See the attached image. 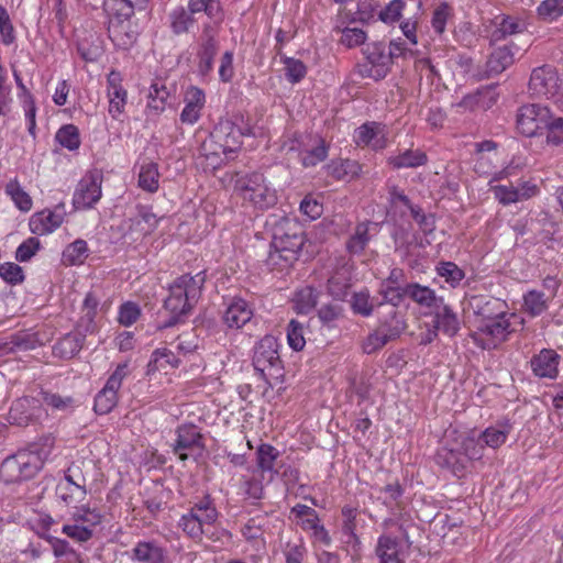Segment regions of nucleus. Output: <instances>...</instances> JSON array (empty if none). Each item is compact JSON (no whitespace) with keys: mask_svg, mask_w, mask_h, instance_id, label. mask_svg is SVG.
I'll return each instance as SVG.
<instances>
[{"mask_svg":"<svg viewBox=\"0 0 563 563\" xmlns=\"http://www.w3.org/2000/svg\"><path fill=\"white\" fill-rule=\"evenodd\" d=\"M538 14L544 21H554L563 15V0H544L538 7Z\"/></svg>","mask_w":563,"mask_h":563,"instance_id":"61","label":"nucleus"},{"mask_svg":"<svg viewBox=\"0 0 563 563\" xmlns=\"http://www.w3.org/2000/svg\"><path fill=\"white\" fill-rule=\"evenodd\" d=\"M484 444L472 437H462L441 446L434 456L437 465L450 471L457 478L466 475L473 461L483 456Z\"/></svg>","mask_w":563,"mask_h":563,"instance_id":"1","label":"nucleus"},{"mask_svg":"<svg viewBox=\"0 0 563 563\" xmlns=\"http://www.w3.org/2000/svg\"><path fill=\"white\" fill-rule=\"evenodd\" d=\"M205 282V273L200 272L195 276L189 274L181 275L174 280L173 285L179 287L180 292L187 298V300L196 305L201 296V289Z\"/></svg>","mask_w":563,"mask_h":563,"instance_id":"27","label":"nucleus"},{"mask_svg":"<svg viewBox=\"0 0 563 563\" xmlns=\"http://www.w3.org/2000/svg\"><path fill=\"white\" fill-rule=\"evenodd\" d=\"M207 522H203L198 516L194 514H184L179 520V528L186 533L189 538L195 541H201L203 534V526Z\"/></svg>","mask_w":563,"mask_h":563,"instance_id":"45","label":"nucleus"},{"mask_svg":"<svg viewBox=\"0 0 563 563\" xmlns=\"http://www.w3.org/2000/svg\"><path fill=\"white\" fill-rule=\"evenodd\" d=\"M44 460L38 452L20 450L7 456L0 465V478L4 484L30 481L43 468Z\"/></svg>","mask_w":563,"mask_h":563,"instance_id":"3","label":"nucleus"},{"mask_svg":"<svg viewBox=\"0 0 563 563\" xmlns=\"http://www.w3.org/2000/svg\"><path fill=\"white\" fill-rule=\"evenodd\" d=\"M271 231V247L287 249L299 255L305 244V231L297 221L287 217L274 218Z\"/></svg>","mask_w":563,"mask_h":563,"instance_id":"7","label":"nucleus"},{"mask_svg":"<svg viewBox=\"0 0 563 563\" xmlns=\"http://www.w3.org/2000/svg\"><path fill=\"white\" fill-rule=\"evenodd\" d=\"M377 223L364 221L356 224L354 232L345 243L346 251L352 255H360L364 252L372 240L371 228H376Z\"/></svg>","mask_w":563,"mask_h":563,"instance_id":"26","label":"nucleus"},{"mask_svg":"<svg viewBox=\"0 0 563 563\" xmlns=\"http://www.w3.org/2000/svg\"><path fill=\"white\" fill-rule=\"evenodd\" d=\"M86 495V486H73L68 483H58L56 486V496L65 506L81 503Z\"/></svg>","mask_w":563,"mask_h":563,"instance_id":"41","label":"nucleus"},{"mask_svg":"<svg viewBox=\"0 0 563 563\" xmlns=\"http://www.w3.org/2000/svg\"><path fill=\"white\" fill-rule=\"evenodd\" d=\"M283 63L285 64V76L289 82L297 84L305 78L307 67L300 59L286 56L283 58Z\"/></svg>","mask_w":563,"mask_h":563,"instance_id":"55","label":"nucleus"},{"mask_svg":"<svg viewBox=\"0 0 563 563\" xmlns=\"http://www.w3.org/2000/svg\"><path fill=\"white\" fill-rule=\"evenodd\" d=\"M42 343L38 334L30 330H22L9 335L0 343V350L5 354L26 352L36 349Z\"/></svg>","mask_w":563,"mask_h":563,"instance_id":"20","label":"nucleus"},{"mask_svg":"<svg viewBox=\"0 0 563 563\" xmlns=\"http://www.w3.org/2000/svg\"><path fill=\"white\" fill-rule=\"evenodd\" d=\"M265 178L261 173L246 174L236 178L234 188L243 199L249 197V194L255 191L265 184Z\"/></svg>","mask_w":563,"mask_h":563,"instance_id":"48","label":"nucleus"},{"mask_svg":"<svg viewBox=\"0 0 563 563\" xmlns=\"http://www.w3.org/2000/svg\"><path fill=\"white\" fill-rule=\"evenodd\" d=\"M437 272L452 286H455L464 278V272L452 262H441L437 267Z\"/></svg>","mask_w":563,"mask_h":563,"instance_id":"64","label":"nucleus"},{"mask_svg":"<svg viewBox=\"0 0 563 563\" xmlns=\"http://www.w3.org/2000/svg\"><path fill=\"white\" fill-rule=\"evenodd\" d=\"M244 200L250 201L256 209L266 210L277 203V192L265 183L260 188H255V191L249 194V197Z\"/></svg>","mask_w":563,"mask_h":563,"instance_id":"38","label":"nucleus"},{"mask_svg":"<svg viewBox=\"0 0 563 563\" xmlns=\"http://www.w3.org/2000/svg\"><path fill=\"white\" fill-rule=\"evenodd\" d=\"M199 154L206 158L208 165L212 168H218L224 161L233 157L229 152H227V147L222 146V144H219L213 139L212 132L200 145Z\"/></svg>","mask_w":563,"mask_h":563,"instance_id":"28","label":"nucleus"},{"mask_svg":"<svg viewBox=\"0 0 563 563\" xmlns=\"http://www.w3.org/2000/svg\"><path fill=\"white\" fill-rule=\"evenodd\" d=\"M238 121L242 122L243 118L235 117L234 120L231 118L220 119L212 130L213 139L227 147V152L231 155L241 148L243 137L251 134V129L240 125Z\"/></svg>","mask_w":563,"mask_h":563,"instance_id":"9","label":"nucleus"},{"mask_svg":"<svg viewBox=\"0 0 563 563\" xmlns=\"http://www.w3.org/2000/svg\"><path fill=\"white\" fill-rule=\"evenodd\" d=\"M514 317V313L498 311L497 318L481 321L477 330L471 334L474 344L482 350L497 349L514 332L510 323V319Z\"/></svg>","mask_w":563,"mask_h":563,"instance_id":"4","label":"nucleus"},{"mask_svg":"<svg viewBox=\"0 0 563 563\" xmlns=\"http://www.w3.org/2000/svg\"><path fill=\"white\" fill-rule=\"evenodd\" d=\"M287 341L294 351H301L306 345L303 325L296 319H291L287 325Z\"/></svg>","mask_w":563,"mask_h":563,"instance_id":"57","label":"nucleus"},{"mask_svg":"<svg viewBox=\"0 0 563 563\" xmlns=\"http://www.w3.org/2000/svg\"><path fill=\"white\" fill-rule=\"evenodd\" d=\"M405 294L407 298L422 307L432 308L443 303V298H438L433 289L418 283L408 284Z\"/></svg>","mask_w":563,"mask_h":563,"instance_id":"32","label":"nucleus"},{"mask_svg":"<svg viewBox=\"0 0 563 563\" xmlns=\"http://www.w3.org/2000/svg\"><path fill=\"white\" fill-rule=\"evenodd\" d=\"M122 78L120 73L110 71L107 78L108 84V98H109V113L113 119H118L123 113L128 92L121 85Z\"/></svg>","mask_w":563,"mask_h":563,"instance_id":"18","label":"nucleus"},{"mask_svg":"<svg viewBox=\"0 0 563 563\" xmlns=\"http://www.w3.org/2000/svg\"><path fill=\"white\" fill-rule=\"evenodd\" d=\"M170 92L162 80L154 81L148 89V103L147 107L156 113L164 111L166 101Z\"/></svg>","mask_w":563,"mask_h":563,"instance_id":"42","label":"nucleus"},{"mask_svg":"<svg viewBox=\"0 0 563 563\" xmlns=\"http://www.w3.org/2000/svg\"><path fill=\"white\" fill-rule=\"evenodd\" d=\"M85 340V334L81 332L67 333L54 345V354L62 358H71L82 349Z\"/></svg>","mask_w":563,"mask_h":563,"instance_id":"29","label":"nucleus"},{"mask_svg":"<svg viewBox=\"0 0 563 563\" xmlns=\"http://www.w3.org/2000/svg\"><path fill=\"white\" fill-rule=\"evenodd\" d=\"M298 254L289 252L287 249L271 247L266 258V265L271 269H288L298 260Z\"/></svg>","mask_w":563,"mask_h":563,"instance_id":"39","label":"nucleus"},{"mask_svg":"<svg viewBox=\"0 0 563 563\" xmlns=\"http://www.w3.org/2000/svg\"><path fill=\"white\" fill-rule=\"evenodd\" d=\"M43 402L51 407L54 411L71 412L75 408V399L71 396H62L59 394L42 390Z\"/></svg>","mask_w":563,"mask_h":563,"instance_id":"46","label":"nucleus"},{"mask_svg":"<svg viewBox=\"0 0 563 563\" xmlns=\"http://www.w3.org/2000/svg\"><path fill=\"white\" fill-rule=\"evenodd\" d=\"M549 297L539 290H529L523 295V310L530 317L541 316L549 307Z\"/></svg>","mask_w":563,"mask_h":563,"instance_id":"40","label":"nucleus"},{"mask_svg":"<svg viewBox=\"0 0 563 563\" xmlns=\"http://www.w3.org/2000/svg\"><path fill=\"white\" fill-rule=\"evenodd\" d=\"M0 277L10 285L21 284L25 278L22 267L12 262L0 265Z\"/></svg>","mask_w":563,"mask_h":563,"instance_id":"63","label":"nucleus"},{"mask_svg":"<svg viewBox=\"0 0 563 563\" xmlns=\"http://www.w3.org/2000/svg\"><path fill=\"white\" fill-rule=\"evenodd\" d=\"M206 96L202 89L190 86L185 93V108L180 113L183 123L195 124L200 118V111L205 107Z\"/></svg>","mask_w":563,"mask_h":563,"instance_id":"22","label":"nucleus"},{"mask_svg":"<svg viewBox=\"0 0 563 563\" xmlns=\"http://www.w3.org/2000/svg\"><path fill=\"white\" fill-rule=\"evenodd\" d=\"M169 23L172 32L175 35H181L190 32L197 24V19L184 7H177L169 13Z\"/></svg>","mask_w":563,"mask_h":563,"instance_id":"35","label":"nucleus"},{"mask_svg":"<svg viewBox=\"0 0 563 563\" xmlns=\"http://www.w3.org/2000/svg\"><path fill=\"white\" fill-rule=\"evenodd\" d=\"M492 190L495 198L504 206L530 198L529 192H521L518 187H514L512 185H497L494 186Z\"/></svg>","mask_w":563,"mask_h":563,"instance_id":"49","label":"nucleus"},{"mask_svg":"<svg viewBox=\"0 0 563 563\" xmlns=\"http://www.w3.org/2000/svg\"><path fill=\"white\" fill-rule=\"evenodd\" d=\"M549 109L536 103L525 104L517 112V130L527 137H532L541 133L547 122Z\"/></svg>","mask_w":563,"mask_h":563,"instance_id":"11","label":"nucleus"},{"mask_svg":"<svg viewBox=\"0 0 563 563\" xmlns=\"http://www.w3.org/2000/svg\"><path fill=\"white\" fill-rule=\"evenodd\" d=\"M71 519L74 523L80 526H88V528L90 529H92L93 527L98 526L101 522L100 514L87 507H81L77 509L73 514Z\"/></svg>","mask_w":563,"mask_h":563,"instance_id":"62","label":"nucleus"},{"mask_svg":"<svg viewBox=\"0 0 563 563\" xmlns=\"http://www.w3.org/2000/svg\"><path fill=\"white\" fill-rule=\"evenodd\" d=\"M328 156V146L323 140H320L319 144L309 151L301 153V163L305 167H313L319 163L323 162Z\"/></svg>","mask_w":563,"mask_h":563,"instance_id":"58","label":"nucleus"},{"mask_svg":"<svg viewBox=\"0 0 563 563\" xmlns=\"http://www.w3.org/2000/svg\"><path fill=\"white\" fill-rule=\"evenodd\" d=\"M117 402L118 391L103 386L95 397L93 410L98 415H107L117 406Z\"/></svg>","mask_w":563,"mask_h":563,"instance_id":"47","label":"nucleus"},{"mask_svg":"<svg viewBox=\"0 0 563 563\" xmlns=\"http://www.w3.org/2000/svg\"><path fill=\"white\" fill-rule=\"evenodd\" d=\"M352 287V274L349 267L341 266L328 279L327 289L335 300H344Z\"/></svg>","mask_w":563,"mask_h":563,"instance_id":"25","label":"nucleus"},{"mask_svg":"<svg viewBox=\"0 0 563 563\" xmlns=\"http://www.w3.org/2000/svg\"><path fill=\"white\" fill-rule=\"evenodd\" d=\"M378 328L396 340L405 331L406 323L402 316L398 311L394 310L390 313L389 319L383 321Z\"/></svg>","mask_w":563,"mask_h":563,"instance_id":"59","label":"nucleus"},{"mask_svg":"<svg viewBox=\"0 0 563 563\" xmlns=\"http://www.w3.org/2000/svg\"><path fill=\"white\" fill-rule=\"evenodd\" d=\"M218 53V42L210 24H206L198 51V68L201 75H207L213 68V59Z\"/></svg>","mask_w":563,"mask_h":563,"instance_id":"16","label":"nucleus"},{"mask_svg":"<svg viewBox=\"0 0 563 563\" xmlns=\"http://www.w3.org/2000/svg\"><path fill=\"white\" fill-rule=\"evenodd\" d=\"M278 341L273 335H265L254 347L253 366L265 380L268 377L283 376L282 360L278 353Z\"/></svg>","mask_w":563,"mask_h":563,"instance_id":"6","label":"nucleus"},{"mask_svg":"<svg viewBox=\"0 0 563 563\" xmlns=\"http://www.w3.org/2000/svg\"><path fill=\"white\" fill-rule=\"evenodd\" d=\"M176 440L172 445L173 453L183 462L189 457L198 460L206 450L203 435L195 424H181L176 429Z\"/></svg>","mask_w":563,"mask_h":563,"instance_id":"8","label":"nucleus"},{"mask_svg":"<svg viewBox=\"0 0 563 563\" xmlns=\"http://www.w3.org/2000/svg\"><path fill=\"white\" fill-rule=\"evenodd\" d=\"M504 306L505 302L498 299H486L485 301L481 299L476 305L475 312L482 317V321H487L497 318V312L504 311Z\"/></svg>","mask_w":563,"mask_h":563,"instance_id":"60","label":"nucleus"},{"mask_svg":"<svg viewBox=\"0 0 563 563\" xmlns=\"http://www.w3.org/2000/svg\"><path fill=\"white\" fill-rule=\"evenodd\" d=\"M560 355L552 349H542L531 361L533 374L540 378L553 379L559 374Z\"/></svg>","mask_w":563,"mask_h":563,"instance_id":"15","label":"nucleus"},{"mask_svg":"<svg viewBox=\"0 0 563 563\" xmlns=\"http://www.w3.org/2000/svg\"><path fill=\"white\" fill-rule=\"evenodd\" d=\"M102 174L99 170L87 173L78 183L73 196L74 208L88 209L101 198Z\"/></svg>","mask_w":563,"mask_h":563,"instance_id":"10","label":"nucleus"},{"mask_svg":"<svg viewBox=\"0 0 563 563\" xmlns=\"http://www.w3.org/2000/svg\"><path fill=\"white\" fill-rule=\"evenodd\" d=\"M166 551L157 541H139L131 550L130 559L137 563H163Z\"/></svg>","mask_w":563,"mask_h":563,"instance_id":"23","label":"nucleus"},{"mask_svg":"<svg viewBox=\"0 0 563 563\" xmlns=\"http://www.w3.org/2000/svg\"><path fill=\"white\" fill-rule=\"evenodd\" d=\"M279 456V452L273 445L263 443L257 448L256 462L262 472L276 473L274 471L275 461Z\"/></svg>","mask_w":563,"mask_h":563,"instance_id":"52","label":"nucleus"},{"mask_svg":"<svg viewBox=\"0 0 563 563\" xmlns=\"http://www.w3.org/2000/svg\"><path fill=\"white\" fill-rule=\"evenodd\" d=\"M328 168L330 175L338 180H352L356 178L362 170L361 165L356 161L349 158L336 162L333 161Z\"/></svg>","mask_w":563,"mask_h":563,"instance_id":"36","label":"nucleus"},{"mask_svg":"<svg viewBox=\"0 0 563 563\" xmlns=\"http://www.w3.org/2000/svg\"><path fill=\"white\" fill-rule=\"evenodd\" d=\"M351 309L353 313L362 317H369L373 313L374 303L367 290L353 294Z\"/></svg>","mask_w":563,"mask_h":563,"instance_id":"56","label":"nucleus"},{"mask_svg":"<svg viewBox=\"0 0 563 563\" xmlns=\"http://www.w3.org/2000/svg\"><path fill=\"white\" fill-rule=\"evenodd\" d=\"M363 53L368 63L375 66V74H369L375 80H380L387 76L390 66V55L386 53L385 45L382 42L367 44Z\"/></svg>","mask_w":563,"mask_h":563,"instance_id":"21","label":"nucleus"},{"mask_svg":"<svg viewBox=\"0 0 563 563\" xmlns=\"http://www.w3.org/2000/svg\"><path fill=\"white\" fill-rule=\"evenodd\" d=\"M87 256V242L81 239H78L70 243L63 252L64 260L70 265L81 264Z\"/></svg>","mask_w":563,"mask_h":563,"instance_id":"53","label":"nucleus"},{"mask_svg":"<svg viewBox=\"0 0 563 563\" xmlns=\"http://www.w3.org/2000/svg\"><path fill=\"white\" fill-rule=\"evenodd\" d=\"M512 429V426L508 419H504L501 421H498L496 426L488 427L485 429L479 437V440H477L479 443L481 441L484 442L485 445L497 449L500 445H503L510 433Z\"/></svg>","mask_w":563,"mask_h":563,"instance_id":"31","label":"nucleus"},{"mask_svg":"<svg viewBox=\"0 0 563 563\" xmlns=\"http://www.w3.org/2000/svg\"><path fill=\"white\" fill-rule=\"evenodd\" d=\"M434 312V323L438 330H441L448 336H454L460 330V321L456 313L444 303L437 306Z\"/></svg>","mask_w":563,"mask_h":563,"instance_id":"30","label":"nucleus"},{"mask_svg":"<svg viewBox=\"0 0 563 563\" xmlns=\"http://www.w3.org/2000/svg\"><path fill=\"white\" fill-rule=\"evenodd\" d=\"M194 307L195 303L187 300L180 292L179 287L172 284L169 286V296L164 301V308L169 312V317L158 328L168 329L185 322Z\"/></svg>","mask_w":563,"mask_h":563,"instance_id":"13","label":"nucleus"},{"mask_svg":"<svg viewBox=\"0 0 563 563\" xmlns=\"http://www.w3.org/2000/svg\"><path fill=\"white\" fill-rule=\"evenodd\" d=\"M427 162V154L420 150H406L405 152L388 158V164L395 169L417 168L426 165Z\"/></svg>","mask_w":563,"mask_h":563,"instance_id":"34","label":"nucleus"},{"mask_svg":"<svg viewBox=\"0 0 563 563\" xmlns=\"http://www.w3.org/2000/svg\"><path fill=\"white\" fill-rule=\"evenodd\" d=\"M382 125L377 122H366L358 126L354 133V141L358 146H372L374 150H382L386 142L384 136H378Z\"/></svg>","mask_w":563,"mask_h":563,"instance_id":"24","label":"nucleus"},{"mask_svg":"<svg viewBox=\"0 0 563 563\" xmlns=\"http://www.w3.org/2000/svg\"><path fill=\"white\" fill-rule=\"evenodd\" d=\"M543 130H547V144L559 146L563 144V117H554L548 113Z\"/></svg>","mask_w":563,"mask_h":563,"instance_id":"50","label":"nucleus"},{"mask_svg":"<svg viewBox=\"0 0 563 563\" xmlns=\"http://www.w3.org/2000/svg\"><path fill=\"white\" fill-rule=\"evenodd\" d=\"M188 514H194L207 522V526L213 525L218 519V510L213 506L210 496H205L198 503H196Z\"/></svg>","mask_w":563,"mask_h":563,"instance_id":"51","label":"nucleus"},{"mask_svg":"<svg viewBox=\"0 0 563 563\" xmlns=\"http://www.w3.org/2000/svg\"><path fill=\"white\" fill-rule=\"evenodd\" d=\"M5 192L11 197V199L14 201L15 206L21 211H29L32 208V199L29 196L27 192H25L21 186L19 185L18 180H11L5 186Z\"/></svg>","mask_w":563,"mask_h":563,"instance_id":"54","label":"nucleus"},{"mask_svg":"<svg viewBox=\"0 0 563 563\" xmlns=\"http://www.w3.org/2000/svg\"><path fill=\"white\" fill-rule=\"evenodd\" d=\"M254 316L253 307L250 302L241 297H233L228 305L223 321L231 329H241Z\"/></svg>","mask_w":563,"mask_h":563,"instance_id":"14","label":"nucleus"},{"mask_svg":"<svg viewBox=\"0 0 563 563\" xmlns=\"http://www.w3.org/2000/svg\"><path fill=\"white\" fill-rule=\"evenodd\" d=\"M528 87L531 95L545 97L563 110V81L553 66L543 65L534 68Z\"/></svg>","mask_w":563,"mask_h":563,"instance_id":"5","label":"nucleus"},{"mask_svg":"<svg viewBox=\"0 0 563 563\" xmlns=\"http://www.w3.org/2000/svg\"><path fill=\"white\" fill-rule=\"evenodd\" d=\"M514 63V54L507 45L495 48L486 63L488 77L501 74Z\"/></svg>","mask_w":563,"mask_h":563,"instance_id":"33","label":"nucleus"},{"mask_svg":"<svg viewBox=\"0 0 563 563\" xmlns=\"http://www.w3.org/2000/svg\"><path fill=\"white\" fill-rule=\"evenodd\" d=\"M103 10L109 18L108 33L111 41L123 48L131 46L136 33L130 30L129 20L136 7L130 0H104Z\"/></svg>","mask_w":563,"mask_h":563,"instance_id":"2","label":"nucleus"},{"mask_svg":"<svg viewBox=\"0 0 563 563\" xmlns=\"http://www.w3.org/2000/svg\"><path fill=\"white\" fill-rule=\"evenodd\" d=\"M344 307L338 302H328L322 305L317 310V317L322 324L328 329H334L338 323L344 318Z\"/></svg>","mask_w":563,"mask_h":563,"instance_id":"37","label":"nucleus"},{"mask_svg":"<svg viewBox=\"0 0 563 563\" xmlns=\"http://www.w3.org/2000/svg\"><path fill=\"white\" fill-rule=\"evenodd\" d=\"M55 140L68 151H76L80 146L79 130L74 124H65L58 129Z\"/></svg>","mask_w":563,"mask_h":563,"instance_id":"44","label":"nucleus"},{"mask_svg":"<svg viewBox=\"0 0 563 563\" xmlns=\"http://www.w3.org/2000/svg\"><path fill=\"white\" fill-rule=\"evenodd\" d=\"M158 166L156 163L150 162L143 164L139 174V186L148 192H155L158 189Z\"/></svg>","mask_w":563,"mask_h":563,"instance_id":"43","label":"nucleus"},{"mask_svg":"<svg viewBox=\"0 0 563 563\" xmlns=\"http://www.w3.org/2000/svg\"><path fill=\"white\" fill-rule=\"evenodd\" d=\"M375 552L380 563H405L404 544L389 534H383L378 538Z\"/></svg>","mask_w":563,"mask_h":563,"instance_id":"19","label":"nucleus"},{"mask_svg":"<svg viewBox=\"0 0 563 563\" xmlns=\"http://www.w3.org/2000/svg\"><path fill=\"white\" fill-rule=\"evenodd\" d=\"M64 214L59 207L55 208V210L45 209L36 212L30 219V229L32 233L38 235L52 233L62 225Z\"/></svg>","mask_w":563,"mask_h":563,"instance_id":"17","label":"nucleus"},{"mask_svg":"<svg viewBox=\"0 0 563 563\" xmlns=\"http://www.w3.org/2000/svg\"><path fill=\"white\" fill-rule=\"evenodd\" d=\"M43 411L41 400L24 396L12 402L8 413V421L18 427H26L38 421Z\"/></svg>","mask_w":563,"mask_h":563,"instance_id":"12","label":"nucleus"}]
</instances>
